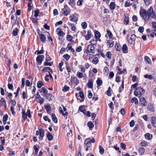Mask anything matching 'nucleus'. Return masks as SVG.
<instances>
[{
    "label": "nucleus",
    "mask_w": 156,
    "mask_h": 156,
    "mask_svg": "<svg viewBox=\"0 0 156 156\" xmlns=\"http://www.w3.org/2000/svg\"><path fill=\"white\" fill-rule=\"evenodd\" d=\"M69 89V87L66 85H65L63 88L62 90L63 91L66 92Z\"/></svg>",
    "instance_id": "09e8293b"
},
{
    "label": "nucleus",
    "mask_w": 156,
    "mask_h": 156,
    "mask_svg": "<svg viewBox=\"0 0 156 156\" xmlns=\"http://www.w3.org/2000/svg\"><path fill=\"white\" fill-rule=\"evenodd\" d=\"M111 53L110 52H107L106 56L109 59H110L111 57Z\"/></svg>",
    "instance_id": "49530a36"
},
{
    "label": "nucleus",
    "mask_w": 156,
    "mask_h": 156,
    "mask_svg": "<svg viewBox=\"0 0 156 156\" xmlns=\"http://www.w3.org/2000/svg\"><path fill=\"white\" fill-rule=\"evenodd\" d=\"M49 69H50V67H45L44 68V69H42V71L43 73H45L46 72H48Z\"/></svg>",
    "instance_id": "37998d69"
},
{
    "label": "nucleus",
    "mask_w": 156,
    "mask_h": 156,
    "mask_svg": "<svg viewBox=\"0 0 156 156\" xmlns=\"http://www.w3.org/2000/svg\"><path fill=\"white\" fill-rule=\"evenodd\" d=\"M44 56L42 55H38L36 58V60L37 62L41 63L42 61Z\"/></svg>",
    "instance_id": "9d476101"
},
{
    "label": "nucleus",
    "mask_w": 156,
    "mask_h": 156,
    "mask_svg": "<svg viewBox=\"0 0 156 156\" xmlns=\"http://www.w3.org/2000/svg\"><path fill=\"white\" fill-rule=\"evenodd\" d=\"M63 57L66 60H68L70 56L68 54H65L63 55Z\"/></svg>",
    "instance_id": "0e129e2a"
},
{
    "label": "nucleus",
    "mask_w": 156,
    "mask_h": 156,
    "mask_svg": "<svg viewBox=\"0 0 156 156\" xmlns=\"http://www.w3.org/2000/svg\"><path fill=\"white\" fill-rule=\"evenodd\" d=\"M68 25L71 27V29L72 30L74 31L75 30L76 28L74 24L70 23H68Z\"/></svg>",
    "instance_id": "c756f323"
},
{
    "label": "nucleus",
    "mask_w": 156,
    "mask_h": 156,
    "mask_svg": "<svg viewBox=\"0 0 156 156\" xmlns=\"http://www.w3.org/2000/svg\"><path fill=\"white\" fill-rule=\"evenodd\" d=\"M8 118V115L7 114L5 115L3 118V120L4 124L6 123V121L7 120Z\"/></svg>",
    "instance_id": "5701e85b"
},
{
    "label": "nucleus",
    "mask_w": 156,
    "mask_h": 156,
    "mask_svg": "<svg viewBox=\"0 0 156 156\" xmlns=\"http://www.w3.org/2000/svg\"><path fill=\"white\" fill-rule=\"evenodd\" d=\"M58 35L59 36H62L63 35L64 33L60 28H58L56 30Z\"/></svg>",
    "instance_id": "a211bd4d"
},
{
    "label": "nucleus",
    "mask_w": 156,
    "mask_h": 156,
    "mask_svg": "<svg viewBox=\"0 0 156 156\" xmlns=\"http://www.w3.org/2000/svg\"><path fill=\"white\" fill-rule=\"evenodd\" d=\"M149 11L144 9H141L139 11V14L143 20L146 21L149 20Z\"/></svg>",
    "instance_id": "f257e3e1"
},
{
    "label": "nucleus",
    "mask_w": 156,
    "mask_h": 156,
    "mask_svg": "<svg viewBox=\"0 0 156 156\" xmlns=\"http://www.w3.org/2000/svg\"><path fill=\"white\" fill-rule=\"evenodd\" d=\"M145 137L148 139H151L152 136L151 137H150V134L149 133H147L145 135Z\"/></svg>",
    "instance_id": "4d7b16f0"
},
{
    "label": "nucleus",
    "mask_w": 156,
    "mask_h": 156,
    "mask_svg": "<svg viewBox=\"0 0 156 156\" xmlns=\"http://www.w3.org/2000/svg\"><path fill=\"white\" fill-rule=\"evenodd\" d=\"M98 62V60L97 57L95 58L92 61V62L95 64H96Z\"/></svg>",
    "instance_id": "8fccbe9b"
},
{
    "label": "nucleus",
    "mask_w": 156,
    "mask_h": 156,
    "mask_svg": "<svg viewBox=\"0 0 156 156\" xmlns=\"http://www.w3.org/2000/svg\"><path fill=\"white\" fill-rule=\"evenodd\" d=\"M144 3L146 5L148 6L151 2V0H144Z\"/></svg>",
    "instance_id": "cd10ccee"
},
{
    "label": "nucleus",
    "mask_w": 156,
    "mask_h": 156,
    "mask_svg": "<svg viewBox=\"0 0 156 156\" xmlns=\"http://www.w3.org/2000/svg\"><path fill=\"white\" fill-rule=\"evenodd\" d=\"M0 139L1 141V144L5 145V137H1Z\"/></svg>",
    "instance_id": "a19ab883"
},
{
    "label": "nucleus",
    "mask_w": 156,
    "mask_h": 156,
    "mask_svg": "<svg viewBox=\"0 0 156 156\" xmlns=\"http://www.w3.org/2000/svg\"><path fill=\"white\" fill-rule=\"evenodd\" d=\"M51 116L53 121L55 123H57L58 121L57 118L55 114L52 113L51 115Z\"/></svg>",
    "instance_id": "2eb2a0df"
},
{
    "label": "nucleus",
    "mask_w": 156,
    "mask_h": 156,
    "mask_svg": "<svg viewBox=\"0 0 156 156\" xmlns=\"http://www.w3.org/2000/svg\"><path fill=\"white\" fill-rule=\"evenodd\" d=\"M121 47L119 44H117L115 45V48L118 51H120L121 50Z\"/></svg>",
    "instance_id": "e433bc0d"
},
{
    "label": "nucleus",
    "mask_w": 156,
    "mask_h": 156,
    "mask_svg": "<svg viewBox=\"0 0 156 156\" xmlns=\"http://www.w3.org/2000/svg\"><path fill=\"white\" fill-rule=\"evenodd\" d=\"M88 87L90 88H92L93 87V83L91 80H89L87 83Z\"/></svg>",
    "instance_id": "4c0bfd02"
},
{
    "label": "nucleus",
    "mask_w": 156,
    "mask_h": 156,
    "mask_svg": "<svg viewBox=\"0 0 156 156\" xmlns=\"http://www.w3.org/2000/svg\"><path fill=\"white\" fill-rule=\"evenodd\" d=\"M96 83L97 84L98 86L99 87L102 83V81L101 80L98 78L96 81Z\"/></svg>",
    "instance_id": "7c9ffc66"
},
{
    "label": "nucleus",
    "mask_w": 156,
    "mask_h": 156,
    "mask_svg": "<svg viewBox=\"0 0 156 156\" xmlns=\"http://www.w3.org/2000/svg\"><path fill=\"white\" fill-rule=\"evenodd\" d=\"M152 23L153 28L156 29V22H152Z\"/></svg>",
    "instance_id": "774afa93"
},
{
    "label": "nucleus",
    "mask_w": 156,
    "mask_h": 156,
    "mask_svg": "<svg viewBox=\"0 0 156 156\" xmlns=\"http://www.w3.org/2000/svg\"><path fill=\"white\" fill-rule=\"evenodd\" d=\"M88 92V98H91L92 97V94L91 93V90H89Z\"/></svg>",
    "instance_id": "603ef678"
},
{
    "label": "nucleus",
    "mask_w": 156,
    "mask_h": 156,
    "mask_svg": "<svg viewBox=\"0 0 156 156\" xmlns=\"http://www.w3.org/2000/svg\"><path fill=\"white\" fill-rule=\"evenodd\" d=\"M41 90V91L45 94H47L48 93L47 90L44 87H42Z\"/></svg>",
    "instance_id": "58836bf2"
},
{
    "label": "nucleus",
    "mask_w": 156,
    "mask_h": 156,
    "mask_svg": "<svg viewBox=\"0 0 156 156\" xmlns=\"http://www.w3.org/2000/svg\"><path fill=\"white\" fill-rule=\"evenodd\" d=\"M47 137L48 138V140L49 141L52 140L53 138V136L49 132H48L47 135Z\"/></svg>",
    "instance_id": "6ab92c4d"
},
{
    "label": "nucleus",
    "mask_w": 156,
    "mask_h": 156,
    "mask_svg": "<svg viewBox=\"0 0 156 156\" xmlns=\"http://www.w3.org/2000/svg\"><path fill=\"white\" fill-rule=\"evenodd\" d=\"M151 122L154 127H156V117L152 116L151 119Z\"/></svg>",
    "instance_id": "6e6552de"
},
{
    "label": "nucleus",
    "mask_w": 156,
    "mask_h": 156,
    "mask_svg": "<svg viewBox=\"0 0 156 156\" xmlns=\"http://www.w3.org/2000/svg\"><path fill=\"white\" fill-rule=\"evenodd\" d=\"M0 101L1 102V103L4 106V107H5V109H6V101H5V100L3 98H2L0 100Z\"/></svg>",
    "instance_id": "393cba45"
},
{
    "label": "nucleus",
    "mask_w": 156,
    "mask_h": 156,
    "mask_svg": "<svg viewBox=\"0 0 156 156\" xmlns=\"http://www.w3.org/2000/svg\"><path fill=\"white\" fill-rule=\"evenodd\" d=\"M145 60L149 64H151V59L147 56H145L144 58Z\"/></svg>",
    "instance_id": "a878e982"
},
{
    "label": "nucleus",
    "mask_w": 156,
    "mask_h": 156,
    "mask_svg": "<svg viewBox=\"0 0 156 156\" xmlns=\"http://www.w3.org/2000/svg\"><path fill=\"white\" fill-rule=\"evenodd\" d=\"M145 90L141 87H139L136 88L134 91V94L136 96L138 97H140L142 95L144 94Z\"/></svg>",
    "instance_id": "f03ea898"
},
{
    "label": "nucleus",
    "mask_w": 156,
    "mask_h": 156,
    "mask_svg": "<svg viewBox=\"0 0 156 156\" xmlns=\"http://www.w3.org/2000/svg\"><path fill=\"white\" fill-rule=\"evenodd\" d=\"M39 98V103L41 105H42L44 102V98L41 97H40Z\"/></svg>",
    "instance_id": "69168bd1"
},
{
    "label": "nucleus",
    "mask_w": 156,
    "mask_h": 156,
    "mask_svg": "<svg viewBox=\"0 0 156 156\" xmlns=\"http://www.w3.org/2000/svg\"><path fill=\"white\" fill-rule=\"evenodd\" d=\"M128 48L126 44H124L122 47V50L124 53H126L127 52Z\"/></svg>",
    "instance_id": "412c9836"
},
{
    "label": "nucleus",
    "mask_w": 156,
    "mask_h": 156,
    "mask_svg": "<svg viewBox=\"0 0 156 156\" xmlns=\"http://www.w3.org/2000/svg\"><path fill=\"white\" fill-rule=\"evenodd\" d=\"M140 104L142 107L145 106L147 105V103L144 97H141L140 99Z\"/></svg>",
    "instance_id": "423d86ee"
},
{
    "label": "nucleus",
    "mask_w": 156,
    "mask_h": 156,
    "mask_svg": "<svg viewBox=\"0 0 156 156\" xmlns=\"http://www.w3.org/2000/svg\"><path fill=\"white\" fill-rule=\"evenodd\" d=\"M26 114L27 115V116H28V117L30 118L31 117V115H30V110L29 109H28Z\"/></svg>",
    "instance_id": "5fc2aeb1"
},
{
    "label": "nucleus",
    "mask_w": 156,
    "mask_h": 156,
    "mask_svg": "<svg viewBox=\"0 0 156 156\" xmlns=\"http://www.w3.org/2000/svg\"><path fill=\"white\" fill-rule=\"evenodd\" d=\"M84 144L87 147H90L91 146V144L90 139L89 138L86 139L84 141Z\"/></svg>",
    "instance_id": "1a4fd4ad"
},
{
    "label": "nucleus",
    "mask_w": 156,
    "mask_h": 156,
    "mask_svg": "<svg viewBox=\"0 0 156 156\" xmlns=\"http://www.w3.org/2000/svg\"><path fill=\"white\" fill-rule=\"evenodd\" d=\"M121 147L124 150L126 148V145L125 144L123 143H121L120 144Z\"/></svg>",
    "instance_id": "052dcab7"
},
{
    "label": "nucleus",
    "mask_w": 156,
    "mask_h": 156,
    "mask_svg": "<svg viewBox=\"0 0 156 156\" xmlns=\"http://www.w3.org/2000/svg\"><path fill=\"white\" fill-rule=\"evenodd\" d=\"M148 11H149V19H150V17L155 19L156 17V16L155 13L154 12L153 8L152 7H150V8L148 9Z\"/></svg>",
    "instance_id": "7ed1b4c3"
},
{
    "label": "nucleus",
    "mask_w": 156,
    "mask_h": 156,
    "mask_svg": "<svg viewBox=\"0 0 156 156\" xmlns=\"http://www.w3.org/2000/svg\"><path fill=\"white\" fill-rule=\"evenodd\" d=\"M72 80L73 81L74 83H76V84H77L78 83V80L77 78L76 77H74L73 78Z\"/></svg>",
    "instance_id": "79ce46f5"
},
{
    "label": "nucleus",
    "mask_w": 156,
    "mask_h": 156,
    "mask_svg": "<svg viewBox=\"0 0 156 156\" xmlns=\"http://www.w3.org/2000/svg\"><path fill=\"white\" fill-rule=\"evenodd\" d=\"M88 127H94V125L91 121H89L87 123Z\"/></svg>",
    "instance_id": "338daca9"
},
{
    "label": "nucleus",
    "mask_w": 156,
    "mask_h": 156,
    "mask_svg": "<svg viewBox=\"0 0 156 156\" xmlns=\"http://www.w3.org/2000/svg\"><path fill=\"white\" fill-rule=\"evenodd\" d=\"M38 129L39 131V136H40L41 138H40V139L41 140H42L44 136V133L43 130L41 129V128H39L38 127Z\"/></svg>",
    "instance_id": "0eeeda50"
},
{
    "label": "nucleus",
    "mask_w": 156,
    "mask_h": 156,
    "mask_svg": "<svg viewBox=\"0 0 156 156\" xmlns=\"http://www.w3.org/2000/svg\"><path fill=\"white\" fill-rule=\"evenodd\" d=\"M44 66H52V63L51 62H48L47 61H46L44 62Z\"/></svg>",
    "instance_id": "13d9d810"
},
{
    "label": "nucleus",
    "mask_w": 156,
    "mask_h": 156,
    "mask_svg": "<svg viewBox=\"0 0 156 156\" xmlns=\"http://www.w3.org/2000/svg\"><path fill=\"white\" fill-rule=\"evenodd\" d=\"M67 39L69 41H71L73 39V37L72 36L69 35H67Z\"/></svg>",
    "instance_id": "6e6d98bb"
},
{
    "label": "nucleus",
    "mask_w": 156,
    "mask_h": 156,
    "mask_svg": "<svg viewBox=\"0 0 156 156\" xmlns=\"http://www.w3.org/2000/svg\"><path fill=\"white\" fill-rule=\"evenodd\" d=\"M144 77L145 78H148L149 79H152V76L150 75H145L144 76Z\"/></svg>",
    "instance_id": "e2e57ef3"
},
{
    "label": "nucleus",
    "mask_w": 156,
    "mask_h": 156,
    "mask_svg": "<svg viewBox=\"0 0 156 156\" xmlns=\"http://www.w3.org/2000/svg\"><path fill=\"white\" fill-rule=\"evenodd\" d=\"M79 95L80 97L82 98V99H84V96L83 93L82 91H80L79 92Z\"/></svg>",
    "instance_id": "680f3d73"
},
{
    "label": "nucleus",
    "mask_w": 156,
    "mask_h": 156,
    "mask_svg": "<svg viewBox=\"0 0 156 156\" xmlns=\"http://www.w3.org/2000/svg\"><path fill=\"white\" fill-rule=\"evenodd\" d=\"M131 101L132 103H134L136 105H137L138 103V100L137 98L135 97L132 98L131 100Z\"/></svg>",
    "instance_id": "dca6fc26"
},
{
    "label": "nucleus",
    "mask_w": 156,
    "mask_h": 156,
    "mask_svg": "<svg viewBox=\"0 0 156 156\" xmlns=\"http://www.w3.org/2000/svg\"><path fill=\"white\" fill-rule=\"evenodd\" d=\"M145 150L143 147H141L139 148L138 151L139 154L141 155H143L145 152Z\"/></svg>",
    "instance_id": "aec40b11"
},
{
    "label": "nucleus",
    "mask_w": 156,
    "mask_h": 156,
    "mask_svg": "<svg viewBox=\"0 0 156 156\" xmlns=\"http://www.w3.org/2000/svg\"><path fill=\"white\" fill-rule=\"evenodd\" d=\"M70 13V11L69 10H65L63 12V14L64 15L67 16L68 14Z\"/></svg>",
    "instance_id": "864d4df0"
},
{
    "label": "nucleus",
    "mask_w": 156,
    "mask_h": 156,
    "mask_svg": "<svg viewBox=\"0 0 156 156\" xmlns=\"http://www.w3.org/2000/svg\"><path fill=\"white\" fill-rule=\"evenodd\" d=\"M109 7L112 10L114 9L115 7V4L114 2H112L110 4Z\"/></svg>",
    "instance_id": "f3484780"
},
{
    "label": "nucleus",
    "mask_w": 156,
    "mask_h": 156,
    "mask_svg": "<svg viewBox=\"0 0 156 156\" xmlns=\"http://www.w3.org/2000/svg\"><path fill=\"white\" fill-rule=\"evenodd\" d=\"M38 35L41 41L43 43H44L45 41L46 37L44 36L43 34H40L39 33H38Z\"/></svg>",
    "instance_id": "9b49d317"
},
{
    "label": "nucleus",
    "mask_w": 156,
    "mask_h": 156,
    "mask_svg": "<svg viewBox=\"0 0 156 156\" xmlns=\"http://www.w3.org/2000/svg\"><path fill=\"white\" fill-rule=\"evenodd\" d=\"M76 76L79 78H81L83 77V74L82 73L78 72L76 73Z\"/></svg>",
    "instance_id": "b1692460"
},
{
    "label": "nucleus",
    "mask_w": 156,
    "mask_h": 156,
    "mask_svg": "<svg viewBox=\"0 0 156 156\" xmlns=\"http://www.w3.org/2000/svg\"><path fill=\"white\" fill-rule=\"evenodd\" d=\"M99 152L101 154H103L104 152V148L101 145L99 146Z\"/></svg>",
    "instance_id": "bb28decb"
},
{
    "label": "nucleus",
    "mask_w": 156,
    "mask_h": 156,
    "mask_svg": "<svg viewBox=\"0 0 156 156\" xmlns=\"http://www.w3.org/2000/svg\"><path fill=\"white\" fill-rule=\"evenodd\" d=\"M73 131L72 129H69V132L67 133V136L68 137H70L73 136Z\"/></svg>",
    "instance_id": "c85d7f7f"
},
{
    "label": "nucleus",
    "mask_w": 156,
    "mask_h": 156,
    "mask_svg": "<svg viewBox=\"0 0 156 156\" xmlns=\"http://www.w3.org/2000/svg\"><path fill=\"white\" fill-rule=\"evenodd\" d=\"M81 26L83 29H85L87 27V24L86 22H83L82 23Z\"/></svg>",
    "instance_id": "c9c22d12"
},
{
    "label": "nucleus",
    "mask_w": 156,
    "mask_h": 156,
    "mask_svg": "<svg viewBox=\"0 0 156 156\" xmlns=\"http://www.w3.org/2000/svg\"><path fill=\"white\" fill-rule=\"evenodd\" d=\"M39 11L40 10L39 9H37V10L34 11L35 14L34 15V16L35 17H37L38 16L39 12Z\"/></svg>",
    "instance_id": "a18cd8bd"
},
{
    "label": "nucleus",
    "mask_w": 156,
    "mask_h": 156,
    "mask_svg": "<svg viewBox=\"0 0 156 156\" xmlns=\"http://www.w3.org/2000/svg\"><path fill=\"white\" fill-rule=\"evenodd\" d=\"M43 85V83L41 81H39L37 83V87L38 88H41Z\"/></svg>",
    "instance_id": "2f4dec72"
},
{
    "label": "nucleus",
    "mask_w": 156,
    "mask_h": 156,
    "mask_svg": "<svg viewBox=\"0 0 156 156\" xmlns=\"http://www.w3.org/2000/svg\"><path fill=\"white\" fill-rule=\"evenodd\" d=\"M114 44V42L112 40H109L107 41V45L109 47H112L113 46Z\"/></svg>",
    "instance_id": "ddd939ff"
},
{
    "label": "nucleus",
    "mask_w": 156,
    "mask_h": 156,
    "mask_svg": "<svg viewBox=\"0 0 156 156\" xmlns=\"http://www.w3.org/2000/svg\"><path fill=\"white\" fill-rule=\"evenodd\" d=\"M120 113L122 115H124L125 114V112L124 109L123 108H122L120 111Z\"/></svg>",
    "instance_id": "bf43d9fd"
},
{
    "label": "nucleus",
    "mask_w": 156,
    "mask_h": 156,
    "mask_svg": "<svg viewBox=\"0 0 156 156\" xmlns=\"http://www.w3.org/2000/svg\"><path fill=\"white\" fill-rule=\"evenodd\" d=\"M94 46L92 44L89 45L87 48V49L86 50V52L87 53H94Z\"/></svg>",
    "instance_id": "20e7f679"
},
{
    "label": "nucleus",
    "mask_w": 156,
    "mask_h": 156,
    "mask_svg": "<svg viewBox=\"0 0 156 156\" xmlns=\"http://www.w3.org/2000/svg\"><path fill=\"white\" fill-rule=\"evenodd\" d=\"M18 29L17 28H16L13 30L12 34L14 36H16L18 34Z\"/></svg>",
    "instance_id": "4be33fe9"
},
{
    "label": "nucleus",
    "mask_w": 156,
    "mask_h": 156,
    "mask_svg": "<svg viewBox=\"0 0 156 156\" xmlns=\"http://www.w3.org/2000/svg\"><path fill=\"white\" fill-rule=\"evenodd\" d=\"M22 117L24 119H25L27 118V115L25 113V111L23 110H22Z\"/></svg>",
    "instance_id": "ea45409f"
},
{
    "label": "nucleus",
    "mask_w": 156,
    "mask_h": 156,
    "mask_svg": "<svg viewBox=\"0 0 156 156\" xmlns=\"http://www.w3.org/2000/svg\"><path fill=\"white\" fill-rule=\"evenodd\" d=\"M45 108L47 112L48 113L50 110L51 107L49 105H47L45 106Z\"/></svg>",
    "instance_id": "f704fd0d"
},
{
    "label": "nucleus",
    "mask_w": 156,
    "mask_h": 156,
    "mask_svg": "<svg viewBox=\"0 0 156 156\" xmlns=\"http://www.w3.org/2000/svg\"><path fill=\"white\" fill-rule=\"evenodd\" d=\"M78 15L75 13L74 14L71 15L69 16L70 20L76 22L78 20Z\"/></svg>",
    "instance_id": "39448f33"
},
{
    "label": "nucleus",
    "mask_w": 156,
    "mask_h": 156,
    "mask_svg": "<svg viewBox=\"0 0 156 156\" xmlns=\"http://www.w3.org/2000/svg\"><path fill=\"white\" fill-rule=\"evenodd\" d=\"M147 109L151 112L154 111V108L153 105L151 104H148L147 106Z\"/></svg>",
    "instance_id": "4468645a"
},
{
    "label": "nucleus",
    "mask_w": 156,
    "mask_h": 156,
    "mask_svg": "<svg viewBox=\"0 0 156 156\" xmlns=\"http://www.w3.org/2000/svg\"><path fill=\"white\" fill-rule=\"evenodd\" d=\"M109 69L108 67H105L104 68L103 72L105 74H107L108 73Z\"/></svg>",
    "instance_id": "3c124183"
},
{
    "label": "nucleus",
    "mask_w": 156,
    "mask_h": 156,
    "mask_svg": "<svg viewBox=\"0 0 156 156\" xmlns=\"http://www.w3.org/2000/svg\"><path fill=\"white\" fill-rule=\"evenodd\" d=\"M33 148L35 152V156H37L38 152L39 151V149L36 145H34V146Z\"/></svg>",
    "instance_id": "72a5a7b5"
},
{
    "label": "nucleus",
    "mask_w": 156,
    "mask_h": 156,
    "mask_svg": "<svg viewBox=\"0 0 156 156\" xmlns=\"http://www.w3.org/2000/svg\"><path fill=\"white\" fill-rule=\"evenodd\" d=\"M91 35V31L90 30H88L87 33V34L86 36H85V38L87 40H89L90 37Z\"/></svg>",
    "instance_id": "f8f14e48"
},
{
    "label": "nucleus",
    "mask_w": 156,
    "mask_h": 156,
    "mask_svg": "<svg viewBox=\"0 0 156 156\" xmlns=\"http://www.w3.org/2000/svg\"><path fill=\"white\" fill-rule=\"evenodd\" d=\"M63 62H61L58 64V67L59 70L61 72H62L63 71V69L62 67V66L63 65Z\"/></svg>",
    "instance_id": "473e14b6"
},
{
    "label": "nucleus",
    "mask_w": 156,
    "mask_h": 156,
    "mask_svg": "<svg viewBox=\"0 0 156 156\" xmlns=\"http://www.w3.org/2000/svg\"><path fill=\"white\" fill-rule=\"evenodd\" d=\"M140 144L142 146H146L147 145V143L146 141L143 140L140 143Z\"/></svg>",
    "instance_id": "c03bdc74"
},
{
    "label": "nucleus",
    "mask_w": 156,
    "mask_h": 156,
    "mask_svg": "<svg viewBox=\"0 0 156 156\" xmlns=\"http://www.w3.org/2000/svg\"><path fill=\"white\" fill-rule=\"evenodd\" d=\"M136 36L134 34H132L131 35V37H130V39L133 41H134L136 40Z\"/></svg>",
    "instance_id": "de8ad7c7"
}]
</instances>
